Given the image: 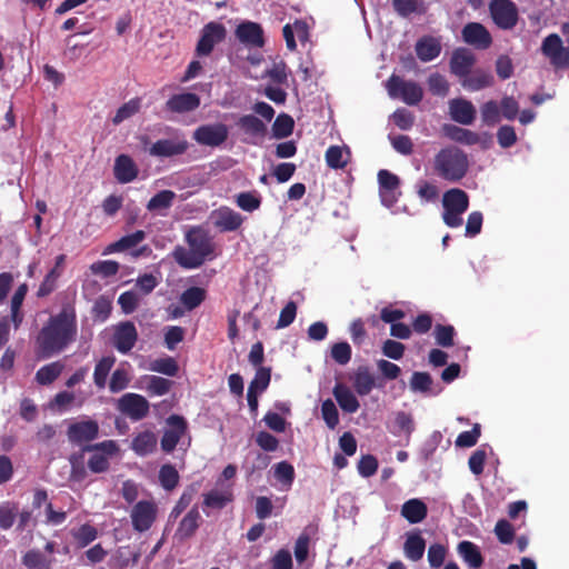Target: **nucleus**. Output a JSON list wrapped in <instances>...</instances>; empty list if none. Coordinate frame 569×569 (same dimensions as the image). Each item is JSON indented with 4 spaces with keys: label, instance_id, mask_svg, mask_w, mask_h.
Here are the masks:
<instances>
[{
    "label": "nucleus",
    "instance_id": "f257e3e1",
    "mask_svg": "<svg viewBox=\"0 0 569 569\" xmlns=\"http://www.w3.org/2000/svg\"><path fill=\"white\" fill-rule=\"evenodd\" d=\"M78 319L73 300L62 302L58 313L51 315L34 338V355L46 360L63 352L77 340Z\"/></svg>",
    "mask_w": 569,
    "mask_h": 569
},
{
    "label": "nucleus",
    "instance_id": "f03ea898",
    "mask_svg": "<svg viewBox=\"0 0 569 569\" xmlns=\"http://www.w3.org/2000/svg\"><path fill=\"white\" fill-rule=\"evenodd\" d=\"M189 249L177 247L173 251L176 262L186 269L201 267L207 259L213 258L214 244L208 231L200 227L191 228L186 234Z\"/></svg>",
    "mask_w": 569,
    "mask_h": 569
},
{
    "label": "nucleus",
    "instance_id": "7ed1b4c3",
    "mask_svg": "<svg viewBox=\"0 0 569 569\" xmlns=\"http://www.w3.org/2000/svg\"><path fill=\"white\" fill-rule=\"evenodd\" d=\"M468 170V154L456 146L441 148L433 157L432 172L445 181L456 183L466 177Z\"/></svg>",
    "mask_w": 569,
    "mask_h": 569
},
{
    "label": "nucleus",
    "instance_id": "20e7f679",
    "mask_svg": "<svg viewBox=\"0 0 569 569\" xmlns=\"http://www.w3.org/2000/svg\"><path fill=\"white\" fill-rule=\"evenodd\" d=\"M386 87L392 99H400L408 106H417L423 98V90L417 82L406 81L395 73L389 77Z\"/></svg>",
    "mask_w": 569,
    "mask_h": 569
},
{
    "label": "nucleus",
    "instance_id": "39448f33",
    "mask_svg": "<svg viewBox=\"0 0 569 569\" xmlns=\"http://www.w3.org/2000/svg\"><path fill=\"white\" fill-rule=\"evenodd\" d=\"M118 449L116 441L104 440L99 443L83 446L82 452H92L88 460V468L93 473H101L109 469V457L116 455Z\"/></svg>",
    "mask_w": 569,
    "mask_h": 569
},
{
    "label": "nucleus",
    "instance_id": "423d86ee",
    "mask_svg": "<svg viewBox=\"0 0 569 569\" xmlns=\"http://www.w3.org/2000/svg\"><path fill=\"white\" fill-rule=\"evenodd\" d=\"M489 12L495 24L501 30L513 29L519 20V10L512 0H491Z\"/></svg>",
    "mask_w": 569,
    "mask_h": 569
},
{
    "label": "nucleus",
    "instance_id": "0eeeda50",
    "mask_svg": "<svg viewBox=\"0 0 569 569\" xmlns=\"http://www.w3.org/2000/svg\"><path fill=\"white\" fill-rule=\"evenodd\" d=\"M99 436V423L93 419L72 421L67 429L68 441L81 449Z\"/></svg>",
    "mask_w": 569,
    "mask_h": 569
},
{
    "label": "nucleus",
    "instance_id": "6e6552de",
    "mask_svg": "<svg viewBox=\"0 0 569 569\" xmlns=\"http://www.w3.org/2000/svg\"><path fill=\"white\" fill-rule=\"evenodd\" d=\"M166 422L168 429L164 430L161 437L160 446L163 452L171 453L180 439L187 433L188 422L184 417L174 413L169 416Z\"/></svg>",
    "mask_w": 569,
    "mask_h": 569
},
{
    "label": "nucleus",
    "instance_id": "1a4fd4ad",
    "mask_svg": "<svg viewBox=\"0 0 569 569\" xmlns=\"http://www.w3.org/2000/svg\"><path fill=\"white\" fill-rule=\"evenodd\" d=\"M158 508L152 500L138 501L131 509V523L136 531L149 530L157 519Z\"/></svg>",
    "mask_w": 569,
    "mask_h": 569
},
{
    "label": "nucleus",
    "instance_id": "9d476101",
    "mask_svg": "<svg viewBox=\"0 0 569 569\" xmlns=\"http://www.w3.org/2000/svg\"><path fill=\"white\" fill-rule=\"evenodd\" d=\"M227 30L223 24L218 22L207 23L201 31V37L196 47V53L199 57L209 56L214 46L222 42L226 38Z\"/></svg>",
    "mask_w": 569,
    "mask_h": 569
},
{
    "label": "nucleus",
    "instance_id": "9b49d317",
    "mask_svg": "<svg viewBox=\"0 0 569 569\" xmlns=\"http://www.w3.org/2000/svg\"><path fill=\"white\" fill-rule=\"evenodd\" d=\"M117 408L132 421H139L148 416L150 405L143 396L129 392L118 400Z\"/></svg>",
    "mask_w": 569,
    "mask_h": 569
},
{
    "label": "nucleus",
    "instance_id": "f8f14e48",
    "mask_svg": "<svg viewBox=\"0 0 569 569\" xmlns=\"http://www.w3.org/2000/svg\"><path fill=\"white\" fill-rule=\"evenodd\" d=\"M137 341L138 331L132 321H121L113 327L111 342L120 353L130 352Z\"/></svg>",
    "mask_w": 569,
    "mask_h": 569
},
{
    "label": "nucleus",
    "instance_id": "ddd939ff",
    "mask_svg": "<svg viewBox=\"0 0 569 569\" xmlns=\"http://www.w3.org/2000/svg\"><path fill=\"white\" fill-rule=\"evenodd\" d=\"M378 182H379V196L383 206L391 208L398 201L399 196L401 194L400 179L397 174L381 169L378 172Z\"/></svg>",
    "mask_w": 569,
    "mask_h": 569
},
{
    "label": "nucleus",
    "instance_id": "4468645a",
    "mask_svg": "<svg viewBox=\"0 0 569 569\" xmlns=\"http://www.w3.org/2000/svg\"><path fill=\"white\" fill-rule=\"evenodd\" d=\"M228 127L224 123L203 124L193 132V139L202 146L218 147L228 139Z\"/></svg>",
    "mask_w": 569,
    "mask_h": 569
},
{
    "label": "nucleus",
    "instance_id": "2eb2a0df",
    "mask_svg": "<svg viewBox=\"0 0 569 569\" xmlns=\"http://www.w3.org/2000/svg\"><path fill=\"white\" fill-rule=\"evenodd\" d=\"M466 43L479 50H486L492 44V37L488 29L479 22L467 23L461 31Z\"/></svg>",
    "mask_w": 569,
    "mask_h": 569
},
{
    "label": "nucleus",
    "instance_id": "dca6fc26",
    "mask_svg": "<svg viewBox=\"0 0 569 569\" xmlns=\"http://www.w3.org/2000/svg\"><path fill=\"white\" fill-rule=\"evenodd\" d=\"M189 148V143L183 138L160 139L149 149V154L158 158H170L183 154Z\"/></svg>",
    "mask_w": 569,
    "mask_h": 569
},
{
    "label": "nucleus",
    "instance_id": "f3484780",
    "mask_svg": "<svg viewBox=\"0 0 569 569\" xmlns=\"http://www.w3.org/2000/svg\"><path fill=\"white\" fill-rule=\"evenodd\" d=\"M201 523L202 517L198 506L194 505L180 520L174 532V537L178 539V541H186L196 535Z\"/></svg>",
    "mask_w": 569,
    "mask_h": 569
},
{
    "label": "nucleus",
    "instance_id": "a211bd4d",
    "mask_svg": "<svg viewBox=\"0 0 569 569\" xmlns=\"http://www.w3.org/2000/svg\"><path fill=\"white\" fill-rule=\"evenodd\" d=\"M200 102V97L196 93H177L167 100L164 109L171 113H187L198 109Z\"/></svg>",
    "mask_w": 569,
    "mask_h": 569
},
{
    "label": "nucleus",
    "instance_id": "6ab92c4d",
    "mask_svg": "<svg viewBox=\"0 0 569 569\" xmlns=\"http://www.w3.org/2000/svg\"><path fill=\"white\" fill-rule=\"evenodd\" d=\"M476 63L475 54L465 48H458L452 52L449 67L450 72L461 80L467 77Z\"/></svg>",
    "mask_w": 569,
    "mask_h": 569
},
{
    "label": "nucleus",
    "instance_id": "aec40b11",
    "mask_svg": "<svg viewBox=\"0 0 569 569\" xmlns=\"http://www.w3.org/2000/svg\"><path fill=\"white\" fill-rule=\"evenodd\" d=\"M236 37L246 46L261 48L264 44L263 29L257 22H241L236 29Z\"/></svg>",
    "mask_w": 569,
    "mask_h": 569
},
{
    "label": "nucleus",
    "instance_id": "412c9836",
    "mask_svg": "<svg viewBox=\"0 0 569 569\" xmlns=\"http://www.w3.org/2000/svg\"><path fill=\"white\" fill-rule=\"evenodd\" d=\"M449 113L453 121L460 124H471L476 119V108L471 101L456 98L449 101Z\"/></svg>",
    "mask_w": 569,
    "mask_h": 569
},
{
    "label": "nucleus",
    "instance_id": "4be33fe9",
    "mask_svg": "<svg viewBox=\"0 0 569 569\" xmlns=\"http://www.w3.org/2000/svg\"><path fill=\"white\" fill-rule=\"evenodd\" d=\"M213 224L221 232L236 231L243 223V217L229 207H221L213 212Z\"/></svg>",
    "mask_w": 569,
    "mask_h": 569
},
{
    "label": "nucleus",
    "instance_id": "5701e85b",
    "mask_svg": "<svg viewBox=\"0 0 569 569\" xmlns=\"http://www.w3.org/2000/svg\"><path fill=\"white\" fill-rule=\"evenodd\" d=\"M113 174L119 183H129L137 179L139 169L128 154H119L114 160Z\"/></svg>",
    "mask_w": 569,
    "mask_h": 569
},
{
    "label": "nucleus",
    "instance_id": "b1692460",
    "mask_svg": "<svg viewBox=\"0 0 569 569\" xmlns=\"http://www.w3.org/2000/svg\"><path fill=\"white\" fill-rule=\"evenodd\" d=\"M441 42L432 36H423L416 42V53L422 62L435 60L441 53Z\"/></svg>",
    "mask_w": 569,
    "mask_h": 569
},
{
    "label": "nucleus",
    "instance_id": "393cba45",
    "mask_svg": "<svg viewBox=\"0 0 569 569\" xmlns=\"http://www.w3.org/2000/svg\"><path fill=\"white\" fill-rule=\"evenodd\" d=\"M495 78L491 72L483 69H475L461 80V86L469 91H480L492 87Z\"/></svg>",
    "mask_w": 569,
    "mask_h": 569
},
{
    "label": "nucleus",
    "instance_id": "a878e982",
    "mask_svg": "<svg viewBox=\"0 0 569 569\" xmlns=\"http://www.w3.org/2000/svg\"><path fill=\"white\" fill-rule=\"evenodd\" d=\"M457 551L462 560L472 569H479L483 566L485 559L480 548L469 540H462L457 546Z\"/></svg>",
    "mask_w": 569,
    "mask_h": 569
},
{
    "label": "nucleus",
    "instance_id": "bb28decb",
    "mask_svg": "<svg viewBox=\"0 0 569 569\" xmlns=\"http://www.w3.org/2000/svg\"><path fill=\"white\" fill-rule=\"evenodd\" d=\"M332 393L341 408L347 413H355L360 408V403L353 392L343 383H337Z\"/></svg>",
    "mask_w": 569,
    "mask_h": 569
},
{
    "label": "nucleus",
    "instance_id": "cd10ccee",
    "mask_svg": "<svg viewBox=\"0 0 569 569\" xmlns=\"http://www.w3.org/2000/svg\"><path fill=\"white\" fill-rule=\"evenodd\" d=\"M443 209L465 213L469 207V197L466 191L453 188L445 192L442 198Z\"/></svg>",
    "mask_w": 569,
    "mask_h": 569
},
{
    "label": "nucleus",
    "instance_id": "c85d7f7f",
    "mask_svg": "<svg viewBox=\"0 0 569 569\" xmlns=\"http://www.w3.org/2000/svg\"><path fill=\"white\" fill-rule=\"evenodd\" d=\"M232 501L233 493L230 489L223 491L213 489L203 493L202 507L206 515L209 516L210 513L207 509L221 510Z\"/></svg>",
    "mask_w": 569,
    "mask_h": 569
},
{
    "label": "nucleus",
    "instance_id": "c756f323",
    "mask_svg": "<svg viewBox=\"0 0 569 569\" xmlns=\"http://www.w3.org/2000/svg\"><path fill=\"white\" fill-rule=\"evenodd\" d=\"M147 237V233L143 230H137L133 233L126 234L121 237L119 240L108 244L103 250V254H110L114 252H123L129 249L136 248L139 243H141Z\"/></svg>",
    "mask_w": 569,
    "mask_h": 569
},
{
    "label": "nucleus",
    "instance_id": "7c9ffc66",
    "mask_svg": "<svg viewBox=\"0 0 569 569\" xmlns=\"http://www.w3.org/2000/svg\"><path fill=\"white\" fill-rule=\"evenodd\" d=\"M427 515V505L418 498L407 500L401 507V516L410 523L423 521Z\"/></svg>",
    "mask_w": 569,
    "mask_h": 569
},
{
    "label": "nucleus",
    "instance_id": "2f4dec72",
    "mask_svg": "<svg viewBox=\"0 0 569 569\" xmlns=\"http://www.w3.org/2000/svg\"><path fill=\"white\" fill-rule=\"evenodd\" d=\"M426 550V540L420 532H409L403 543L405 556L413 562L422 559Z\"/></svg>",
    "mask_w": 569,
    "mask_h": 569
},
{
    "label": "nucleus",
    "instance_id": "473e14b6",
    "mask_svg": "<svg viewBox=\"0 0 569 569\" xmlns=\"http://www.w3.org/2000/svg\"><path fill=\"white\" fill-rule=\"evenodd\" d=\"M158 439L154 432L144 430L139 432L131 442V449L141 457L152 453L157 448Z\"/></svg>",
    "mask_w": 569,
    "mask_h": 569
},
{
    "label": "nucleus",
    "instance_id": "72a5a7b5",
    "mask_svg": "<svg viewBox=\"0 0 569 569\" xmlns=\"http://www.w3.org/2000/svg\"><path fill=\"white\" fill-rule=\"evenodd\" d=\"M442 132L450 140L466 146L479 142V136L476 132L455 124H443Z\"/></svg>",
    "mask_w": 569,
    "mask_h": 569
},
{
    "label": "nucleus",
    "instance_id": "f704fd0d",
    "mask_svg": "<svg viewBox=\"0 0 569 569\" xmlns=\"http://www.w3.org/2000/svg\"><path fill=\"white\" fill-rule=\"evenodd\" d=\"M375 378L370 369L367 366L358 367L352 378L355 391L359 396H367L375 388Z\"/></svg>",
    "mask_w": 569,
    "mask_h": 569
},
{
    "label": "nucleus",
    "instance_id": "c9c22d12",
    "mask_svg": "<svg viewBox=\"0 0 569 569\" xmlns=\"http://www.w3.org/2000/svg\"><path fill=\"white\" fill-rule=\"evenodd\" d=\"M27 569H52L53 558H47L39 549L27 551L21 558Z\"/></svg>",
    "mask_w": 569,
    "mask_h": 569
},
{
    "label": "nucleus",
    "instance_id": "e433bc0d",
    "mask_svg": "<svg viewBox=\"0 0 569 569\" xmlns=\"http://www.w3.org/2000/svg\"><path fill=\"white\" fill-rule=\"evenodd\" d=\"M239 128L251 137H264L267 132V127L262 120L253 114L242 116L238 120Z\"/></svg>",
    "mask_w": 569,
    "mask_h": 569
},
{
    "label": "nucleus",
    "instance_id": "4c0bfd02",
    "mask_svg": "<svg viewBox=\"0 0 569 569\" xmlns=\"http://www.w3.org/2000/svg\"><path fill=\"white\" fill-rule=\"evenodd\" d=\"M28 293V284L21 283L17 290L14 291L12 298H11V320L14 325V328H19V326L23 321V313L21 312V306L23 303V300Z\"/></svg>",
    "mask_w": 569,
    "mask_h": 569
},
{
    "label": "nucleus",
    "instance_id": "58836bf2",
    "mask_svg": "<svg viewBox=\"0 0 569 569\" xmlns=\"http://www.w3.org/2000/svg\"><path fill=\"white\" fill-rule=\"evenodd\" d=\"M64 365L61 361H53L44 365L36 373V381L41 386L52 383L62 373Z\"/></svg>",
    "mask_w": 569,
    "mask_h": 569
},
{
    "label": "nucleus",
    "instance_id": "ea45409f",
    "mask_svg": "<svg viewBox=\"0 0 569 569\" xmlns=\"http://www.w3.org/2000/svg\"><path fill=\"white\" fill-rule=\"evenodd\" d=\"M207 298V291L200 287H190L186 289L180 296L181 305L191 311L198 308Z\"/></svg>",
    "mask_w": 569,
    "mask_h": 569
},
{
    "label": "nucleus",
    "instance_id": "a19ab883",
    "mask_svg": "<svg viewBox=\"0 0 569 569\" xmlns=\"http://www.w3.org/2000/svg\"><path fill=\"white\" fill-rule=\"evenodd\" d=\"M116 362L113 356L102 357L94 367L93 381L99 389H103L107 385V378Z\"/></svg>",
    "mask_w": 569,
    "mask_h": 569
},
{
    "label": "nucleus",
    "instance_id": "79ce46f5",
    "mask_svg": "<svg viewBox=\"0 0 569 569\" xmlns=\"http://www.w3.org/2000/svg\"><path fill=\"white\" fill-rule=\"evenodd\" d=\"M176 199L172 190H162L156 193L147 203V210L150 212H160L168 210Z\"/></svg>",
    "mask_w": 569,
    "mask_h": 569
},
{
    "label": "nucleus",
    "instance_id": "37998d69",
    "mask_svg": "<svg viewBox=\"0 0 569 569\" xmlns=\"http://www.w3.org/2000/svg\"><path fill=\"white\" fill-rule=\"evenodd\" d=\"M347 157H345L343 148L339 146H330L325 154L327 166L331 169H342L349 161V149H346Z\"/></svg>",
    "mask_w": 569,
    "mask_h": 569
},
{
    "label": "nucleus",
    "instance_id": "c03bdc74",
    "mask_svg": "<svg viewBox=\"0 0 569 569\" xmlns=\"http://www.w3.org/2000/svg\"><path fill=\"white\" fill-rule=\"evenodd\" d=\"M111 311L112 300L110 297L101 295L94 300L91 315L96 322H104L110 317Z\"/></svg>",
    "mask_w": 569,
    "mask_h": 569
},
{
    "label": "nucleus",
    "instance_id": "a18cd8bd",
    "mask_svg": "<svg viewBox=\"0 0 569 569\" xmlns=\"http://www.w3.org/2000/svg\"><path fill=\"white\" fill-rule=\"evenodd\" d=\"M179 479L180 476L174 466L171 463L161 466L159 470V482L164 490H173L178 486Z\"/></svg>",
    "mask_w": 569,
    "mask_h": 569
},
{
    "label": "nucleus",
    "instance_id": "49530a36",
    "mask_svg": "<svg viewBox=\"0 0 569 569\" xmlns=\"http://www.w3.org/2000/svg\"><path fill=\"white\" fill-rule=\"evenodd\" d=\"M293 128L295 121L292 117L287 113H280L272 124V134L277 139H283L291 136Z\"/></svg>",
    "mask_w": 569,
    "mask_h": 569
},
{
    "label": "nucleus",
    "instance_id": "de8ad7c7",
    "mask_svg": "<svg viewBox=\"0 0 569 569\" xmlns=\"http://www.w3.org/2000/svg\"><path fill=\"white\" fill-rule=\"evenodd\" d=\"M141 108V99L140 98H132L128 102L123 103L121 107L118 108L114 117L112 118V123L114 126L120 124L124 120L131 118L136 113L140 111Z\"/></svg>",
    "mask_w": 569,
    "mask_h": 569
},
{
    "label": "nucleus",
    "instance_id": "09e8293b",
    "mask_svg": "<svg viewBox=\"0 0 569 569\" xmlns=\"http://www.w3.org/2000/svg\"><path fill=\"white\" fill-rule=\"evenodd\" d=\"M62 270H58L57 268H52L44 277L42 282L40 283L37 297L38 298H44L51 295L56 288L59 278L61 277Z\"/></svg>",
    "mask_w": 569,
    "mask_h": 569
},
{
    "label": "nucleus",
    "instance_id": "8fccbe9b",
    "mask_svg": "<svg viewBox=\"0 0 569 569\" xmlns=\"http://www.w3.org/2000/svg\"><path fill=\"white\" fill-rule=\"evenodd\" d=\"M172 385L173 381L169 379L159 376H150L148 377L146 389L151 396H163L170 391Z\"/></svg>",
    "mask_w": 569,
    "mask_h": 569
},
{
    "label": "nucleus",
    "instance_id": "3c124183",
    "mask_svg": "<svg viewBox=\"0 0 569 569\" xmlns=\"http://www.w3.org/2000/svg\"><path fill=\"white\" fill-rule=\"evenodd\" d=\"M150 370L169 377H174L179 371V366L172 357H164L153 360L150 363Z\"/></svg>",
    "mask_w": 569,
    "mask_h": 569
},
{
    "label": "nucleus",
    "instance_id": "603ef678",
    "mask_svg": "<svg viewBox=\"0 0 569 569\" xmlns=\"http://www.w3.org/2000/svg\"><path fill=\"white\" fill-rule=\"evenodd\" d=\"M72 537L79 548H84L98 537V531L93 526L82 525L72 532Z\"/></svg>",
    "mask_w": 569,
    "mask_h": 569
},
{
    "label": "nucleus",
    "instance_id": "864d4df0",
    "mask_svg": "<svg viewBox=\"0 0 569 569\" xmlns=\"http://www.w3.org/2000/svg\"><path fill=\"white\" fill-rule=\"evenodd\" d=\"M271 380V368L259 367L256 370L254 378L251 380L248 389L256 392H263Z\"/></svg>",
    "mask_w": 569,
    "mask_h": 569
},
{
    "label": "nucleus",
    "instance_id": "5fc2aeb1",
    "mask_svg": "<svg viewBox=\"0 0 569 569\" xmlns=\"http://www.w3.org/2000/svg\"><path fill=\"white\" fill-rule=\"evenodd\" d=\"M197 489L193 485L189 486L180 496L179 500L172 508L169 518L177 519L192 502Z\"/></svg>",
    "mask_w": 569,
    "mask_h": 569
},
{
    "label": "nucleus",
    "instance_id": "6e6d98bb",
    "mask_svg": "<svg viewBox=\"0 0 569 569\" xmlns=\"http://www.w3.org/2000/svg\"><path fill=\"white\" fill-rule=\"evenodd\" d=\"M321 416L329 429L333 430L339 425V412L331 399L322 402Z\"/></svg>",
    "mask_w": 569,
    "mask_h": 569
},
{
    "label": "nucleus",
    "instance_id": "4d7b16f0",
    "mask_svg": "<svg viewBox=\"0 0 569 569\" xmlns=\"http://www.w3.org/2000/svg\"><path fill=\"white\" fill-rule=\"evenodd\" d=\"M427 82H428L429 91L433 96L446 97L448 94L449 83L442 74H440L438 72L431 73L429 76Z\"/></svg>",
    "mask_w": 569,
    "mask_h": 569
},
{
    "label": "nucleus",
    "instance_id": "13d9d810",
    "mask_svg": "<svg viewBox=\"0 0 569 569\" xmlns=\"http://www.w3.org/2000/svg\"><path fill=\"white\" fill-rule=\"evenodd\" d=\"M237 206L247 212H252L260 208L261 199L254 192H240L236 197Z\"/></svg>",
    "mask_w": 569,
    "mask_h": 569
},
{
    "label": "nucleus",
    "instance_id": "bf43d9fd",
    "mask_svg": "<svg viewBox=\"0 0 569 569\" xmlns=\"http://www.w3.org/2000/svg\"><path fill=\"white\" fill-rule=\"evenodd\" d=\"M481 119L487 126H495L500 121V109L499 104L493 101H487L481 106Z\"/></svg>",
    "mask_w": 569,
    "mask_h": 569
},
{
    "label": "nucleus",
    "instance_id": "052dcab7",
    "mask_svg": "<svg viewBox=\"0 0 569 569\" xmlns=\"http://www.w3.org/2000/svg\"><path fill=\"white\" fill-rule=\"evenodd\" d=\"M481 435V427L479 423H475L471 430L462 431L456 439V446L459 448L473 447Z\"/></svg>",
    "mask_w": 569,
    "mask_h": 569
},
{
    "label": "nucleus",
    "instance_id": "680f3d73",
    "mask_svg": "<svg viewBox=\"0 0 569 569\" xmlns=\"http://www.w3.org/2000/svg\"><path fill=\"white\" fill-rule=\"evenodd\" d=\"M393 10L398 16L402 18H408L412 13L423 12V9H419L418 0H392Z\"/></svg>",
    "mask_w": 569,
    "mask_h": 569
},
{
    "label": "nucleus",
    "instance_id": "e2e57ef3",
    "mask_svg": "<svg viewBox=\"0 0 569 569\" xmlns=\"http://www.w3.org/2000/svg\"><path fill=\"white\" fill-rule=\"evenodd\" d=\"M119 263L114 260L97 261L90 266L92 273L102 276L104 278L116 276L119 271Z\"/></svg>",
    "mask_w": 569,
    "mask_h": 569
},
{
    "label": "nucleus",
    "instance_id": "0e129e2a",
    "mask_svg": "<svg viewBox=\"0 0 569 569\" xmlns=\"http://www.w3.org/2000/svg\"><path fill=\"white\" fill-rule=\"evenodd\" d=\"M455 328L450 325H437L435 328L436 341L443 348L453 346Z\"/></svg>",
    "mask_w": 569,
    "mask_h": 569
},
{
    "label": "nucleus",
    "instance_id": "69168bd1",
    "mask_svg": "<svg viewBox=\"0 0 569 569\" xmlns=\"http://www.w3.org/2000/svg\"><path fill=\"white\" fill-rule=\"evenodd\" d=\"M17 513V505L10 502L0 505V528L4 530L10 529L14 523Z\"/></svg>",
    "mask_w": 569,
    "mask_h": 569
},
{
    "label": "nucleus",
    "instance_id": "338daca9",
    "mask_svg": "<svg viewBox=\"0 0 569 569\" xmlns=\"http://www.w3.org/2000/svg\"><path fill=\"white\" fill-rule=\"evenodd\" d=\"M392 122L401 130H409L415 123V116L411 111L399 108L391 116Z\"/></svg>",
    "mask_w": 569,
    "mask_h": 569
},
{
    "label": "nucleus",
    "instance_id": "774afa93",
    "mask_svg": "<svg viewBox=\"0 0 569 569\" xmlns=\"http://www.w3.org/2000/svg\"><path fill=\"white\" fill-rule=\"evenodd\" d=\"M271 569H292V557L289 550L280 549L270 560Z\"/></svg>",
    "mask_w": 569,
    "mask_h": 569
}]
</instances>
